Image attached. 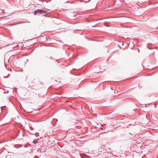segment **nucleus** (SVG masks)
<instances>
[{
    "instance_id": "f257e3e1",
    "label": "nucleus",
    "mask_w": 158,
    "mask_h": 158,
    "mask_svg": "<svg viewBox=\"0 0 158 158\" xmlns=\"http://www.w3.org/2000/svg\"><path fill=\"white\" fill-rule=\"evenodd\" d=\"M34 13V14L35 15H37L38 13H40V14H48V12L47 11L44 10H41L39 9L35 10Z\"/></svg>"
},
{
    "instance_id": "f03ea898",
    "label": "nucleus",
    "mask_w": 158,
    "mask_h": 158,
    "mask_svg": "<svg viewBox=\"0 0 158 158\" xmlns=\"http://www.w3.org/2000/svg\"><path fill=\"white\" fill-rule=\"evenodd\" d=\"M39 139H35L33 140V143H37V140Z\"/></svg>"
},
{
    "instance_id": "7ed1b4c3",
    "label": "nucleus",
    "mask_w": 158,
    "mask_h": 158,
    "mask_svg": "<svg viewBox=\"0 0 158 158\" xmlns=\"http://www.w3.org/2000/svg\"><path fill=\"white\" fill-rule=\"evenodd\" d=\"M5 107H6V106L1 107V111L2 110V108H4Z\"/></svg>"
},
{
    "instance_id": "20e7f679",
    "label": "nucleus",
    "mask_w": 158,
    "mask_h": 158,
    "mask_svg": "<svg viewBox=\"0 0 158 158\" xmlns=\"http://www.w3.org/2000/svg\"><path fill=\"white\" fill-rule=\"evenodd\" d=\"M29 128H30V129L31 130H33V128L32 127H29Z\"/></svg>"
},
{
    "instance_id": "39448f33",
    "label": "nucleus",
    "mask_w": 158,
    "mask_h": 158,
    "mask_svg": "<svg viewBox=\"0 0 158 158\" xmlns=\"http://www.w3.org/2000/svg\"><path fill=\"white\" fill-rule=\"evenodd\" d=\"M29 133L32 135H34L35 134V133H31V132H29Z\"/></svg>"
},
{
    "instance_id": "423d86ee",
    "label": "nucleus",
    "mask_w": 158,
    "mask_h": 158,
    "mask_svg": "<svg viewBox=\"0 0 158 158\" xmlns=\"http://www.w3.org/2000/svg\"><path fill=\"white\" fill-rule=\"evenodd\" d=\"M156 30H158V27L156 28Z\"/></svg>"
},
{
    "instance_id": "0eeeda50",
    "label": "nucleus",
    "mask_w": 158,
    "mask_h": 158,
    "mask_svg": "<svg viewBox=\"0 0 158 158\" xmlns=\"http://www.w3.org/2000/svg\"><path fill=\"white\" fill-rule=\"evenodd\" d=\"M156 30H158V27L156 28Z\"/></svg>"
},
{
    "instance_id": "6e6552de",
    "label": "nucleus",
    "mask_w": 158,
    "mask_h": 158,
    "mask_svg": "<svg viewBox=\"0 0 158 158\" xmlns=\"http://www.w3.org/2000/svg\"><path fill=\"white\" fill-rule=\"evenodd\" d=\"M35 110V111H36V110H37V109H35V110L34 109V110Z\"/></svg>"
},
{
    "instance_id": "1a4fd4ad",
    "label": "nucleus",
    "mask_w": 158,
    "mask_h": 158,
    "mask_svg": "<svg viewBox=\"0 0 158 158\" xmlns=\"http://www.w3.org/2000/svg\"><path fill=\"white\" fill-rule=\"evenodd\" d=\"M156 106H155V108H156Z\"/></svg>"
},
{
    "instance_id": "9d476101",
    "label": "nucleus",
    "mask_w": 158,
    "mask_h": 158,
    "mask_svg": "<svg viewBox=\"0 0 158 158\" xmlns=\"http://www.w3.org/2000/svg\"><path fill=\"white\" fill-rule=\"evenodd\" d=\"M9 60H8V62H9Z\"/></svg>"
}]
</instances>
